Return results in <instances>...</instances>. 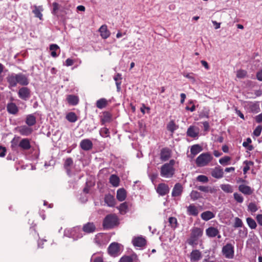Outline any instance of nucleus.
I'll use <instances>...</instances> for the list:
<instances>
[{
	"mask_svg": "<svg viewBox=\"0 0 262 262\" xmlns=\"http://www.w3.org/2000/svg\"><path fill=\"white\" fill-rule=\"evenodd\" d=\"M108 101L105 98H101L96 102V106L100 109H102L107 106Z\"/></svg>",
	"mask_w": 262,
	"mask_h": 262,
	"instance_id": "nucleus-32",
	"label": "nucleus"
},
{
	"mask_svg": "<svg viewBox=\"0 0 262 262\" xmlns=\"http://www.w3.org/2000/svg\"><path fill=\"white\" fill-rule=\"evenodd\" d=\"M243 226L242 221L238 217L235 218L234 227L235 228L241 227Z\"/></svg>",
	"mask_w": 262,
	"mask_h": 262,
	"instance_id": "nucleus-57",
	"label": "nucleus"
},
{
	"mask_svg": "<svg viewBox=\"0 0 262 262\" xmlns=\"http://www.w3.org/2000/svg\"><path fill=\"white\" fill-rule=\"evenodd\" d=\"M52 5L53 7L52 13L54 15H56L59 8V4L56 2H54L53 3Z\"/></svg>",
	"mask_w": 262,
	"mask_h": 262,
	"instance_id": "nucleus-59",
	"label": "nucleus"
},
{
	"mask_svg": "<svg viewBox=\"0 0 262 262\" xmlns=\"http://www.w3.org/2000/svg\"><path fill=\"white\" fill-rule=\"evenodd\" d=\"M66 119L70 122H75L77 120V116L74 112L68 113L66 117Z\"/></svg>",
	"mask_w": 262,
	"mask_h": 262,
	"instance_id": "nucleus-39",
	"label": "nucleus"
},
{
	"mask_svg": "<svg viewBox=\"0 0 262 262\" xmlns=\"http://www.w3.org/2000/svg\"><path fill=\"white\" fill-rule=\"evenodd\" d=\"M14 76L15 78V79L17 81V82L21 85H27L29 83V80L28 77L22 74L18 73L15 74L14 73Z\"/></svg>",
	"mask_w": 262,
	"mask_h": 262,
	"instance_id": "nucleus-10",
	"label": "nucleus"
},
{
	"mask_svg": "<svg viewBox=\"0 0 262 262\" xmlns=\"http://www.w3.org/2000/svg\"><path fill=\"white\" fill-rule=\"evenodd\" d=\"M105 203L110 207H113L115 204V200L114 198L111 195H107L105 196L104 199Z\"/></svg>",
	"mask_w": 262,
	"mask_h": 262,
	"instance_id": "nucleus-33",
	"label": "nucleus"
},
{
	"mask_svg": "<svg viewBox=\"0 0 262 262\" xmlns=\"http://www.w3.org/2000/svg\"><path fill=\"white\" fill-rule=\"evenodd\" d=\"M157 192L161 195L163 196L168 193L169 188L168 186L165 183L159 184L157 188Z\"/></svg>",
	"mask_w": 262,
	"mask_h": 262,
	"instance_id": "nucleus-11",
	"label": "nucleus"
},
{
	"mask_svg": "<svg viewBox=\"0 0 262 262\" xmlns=\"http://www.w3.org/2000/svg\"><path fill=\"white\" fill-rule=\"evenodd\" d=\"M79 227H74L72 229H66L64 231V235L72 237L74 239H77L82 236L81 233H79Z\"/></svg>",
	"mask_w": 262,
	"mask_h": 262,
	"instance_id": "nucleus-6",
	"label": "nucleus"
},
{
	"mask_svg": "<svg viewBox=\"0 0 262 262\" xmlns=\"http://www.w3.org/2000/svg\"><path fill=\"white\" fill-rule=\"evenodd\" d=\"M199 134V129L194 126H190L188 128L187 134L188 136L195 138L198 136Z\"/></svg>",
	"mask_w": 262,
	"mask_h": 262,
	"instance_id": "nucleus-27",
	"label": "nucleus"
},
{
	"mask_svg": "<svg viewBox=\"0 0 262 262\" xmlns=\"http://www.w3.org/2000/svg\"><path fill=\"white\" fill-rule=\"evenodd\" d=\"M112 119L111 115L108 112H104L103 114V116L101 117V121L102 124H104L106 122L111 121Z\"/></svg>",
	"mask_w": 262,
	"mask_h": 262,
	"instance_id": "nucleus-38",
	"label": "nucleus"
},
{
	"mask_svg": "<svg viewBox=\"0 0 262 262\" xmlns=\"http://www.w3.org/2000/svg\"><path fill=\"white\" fill-rule=\"evenodd\" d=\"M185 77L190 79L192 81L194 82L195 81V78L193 76V73H188L187 74H185L184 75Z\"/></svg>",
	"mask_w": 262,
	"mask_h": 262,
	"instance_id": "nucleus-61",
	"label": "nucleus"
},
{
	"mask_svg": "<svg viewBox=\"0 0 262 262\" xmlns=\"http://www.w3.org/2000/svg\"><path fill=\"white\" fill-rule=\"evenodd\" d=\"M67 100L70 105H75L78 104L79 101L78 97L74 95H69L67 96Z\"/></svg>",
	"mask_w": 262,
	"mask_h": 262,
	"instance_id": "nucleus-28",
	"label": "nucleus"
},
{
	"mask_svg": "<svg viewBox=\"0 0 262 262\" xmlns=\"http://www.w3.org/2000/svg\"><path fill=\"white\" fill-rule=\"evenodd\" d=\"M80 146L84 150H89L93 147V143L90 139H83L80 142Z\"/></svg>",
	"mask_w": 262,
	"mask_h": 262,
	"instance_id": "nucleus-12",
	"label": "nucleus"
},
{
	"mask_svg": "<svg viewBox=\"0 0 262 262\" xmlns=\"http://www.w3.org/2000/svg\"><path fill=\"white\" fill-rule=\"evenodd\" d=\"M190 196L192 200L195 201L200 198V193L196 191L193 190L191 191Z\"/></svg>",
	"mask_w": 262,
	"mask_h": 262,
	"instance_id": "nucleus-50",
	"label": "nucleus"
},
{
	"mask_svg": "<svg viewBox=\"0 0 262 262\" xmlns=\"http://www.w3.org/2000/svg\"><path fill=\"white\" fill-rule=\"evenodd\" d=\"M221 189L225 192L232 193L233 191L232 186L229 184H222L221 185Z\"/></svg>",
	"mask_w": 262,
	"mask_h": 262,
	"instance_id": "nucleus-45",
	"label": "nucleus"
},
{
	"mask_svg": "<svg viewBox=\"0 0 262 262\" xmlns=\"http://www.w3.org/2000/svg\"><path fill=\"white\" fill-rule=\"evenodd\" d=\"M139 262L137 255L135 254H132L131 256H122L120 259V262Z\"/></svg>",
	"mask_w": 262,
	"mask_h": 262,
	"instance_id": "nucleus-16",
	"label": "nucleus"
},
{
	"mask_svg": "<svg viewBox=\"0 0 262 262\" xmlns=\"http://www.w3.org/2000/svg\"><path fill=\"white\" fill-rule=\"evenodd\" d=\"M118 224V218L115 214L107 215L103 221V226L105 228L111 229Z\"/></svg>",
	"mask_w": 262,
	"mask_h": 262,
	"instance_id": "nucleus-5",
	"label": "nucleus"
},
{
	"mask_svg": "<svg viewBox=\"0 0 262 262\" xmlns=\"http://www.w3.org/2000/svg\"><path fill=\"white\" fill-rule=\"evenodd\" d=\"M30 92L28 88L23 87L19 89L18 91L19 97L23 99L26 100L29 98Z\"/></svg>",
	"mask_w": 262,
	"mask_h": 262,
	"instance_id": "nucleus-14",
	"label": "nucleus"
},
{
	"mask_svg": "<svg viewBox=\"0 0 262 262\" xmlns=\"http://www.w3.org/2000/svg\"><path fill=\"white\" fill-rule=\"evenodd\" d=\"M170 157V151L168 148H163L161 150L160 158L162 161H166Z\"/></svg>",
	"mask_w": 262,
	"mask_h": 262,
	"instance_id": "nucleus-22",
	"label": "nucleus"
},
{
	"mask_svg": "<svg viewBox=\"0 0 262 262\" xmlns=\"http://www.w3.org/2000/svg\"><path fill=\"white\" fill-rule=\"evenodd\" d=\"M50 49L51 51V55L53 57H56L58 56L59 53H57L56 51L59 50V47L56 44H52L50 45Z\"/></svg>",
	"mask_w": 262,
	"mask_h": 262,
	"instance_id": "nucleus-35",
	"label": "nucleus"
},
{
	"mask_svg": "<svg viewBox=\"0 0 262 262\" xmlns=\"http://www.w3.org/2000/svg\"><path fill=\"white\" fill-rule=\"evenodd\" d=\"M175 163L174 160H171L168 163L163 164L160 168V176L165 178H172L175 173Z\"/></svg>",
	"mask_w": 262,
	"mask_h": 262,
	"instance_id": "nucleus-1",
	"label": "nucleus"
},
{
	"mask_svg": "<svg viewBox=\"0 0 262 262\" xmlns=\"http://www.w3.org/2000/svg\"><path fill=\"white\" fill-rule=\"evenodd\" d=\"M213 159V157L209 152L201 154L195 160V163L199 167H203L207 165Z\"/></svg>",
	"mask_w": 262,
	"mask_h": 262,
	"instance_id": "nucleus-4",
	"label": "nucleus"
},
{
	"mask_svg": "<svg viewBox=\"0 0 262 262\" xmlns=\"http://www.w3.org/2000/svg\"><path fill=\"white\" fill-rule=\"evenodd\" d=\"M6 79L9 84V88L15 87L18 83L14 76V73L9 74L7 76Z\"/></svg>",
	"mask_w": 262,
	"mask_h": 262,
	"instance_id": "nucleus-20",
	"label": "nucleus"
},
{
	"mask_svg": "<svg viewBox=\"0 0 262 262\" xmlns=\"http://www.w3.org/2000/svg\"><path fill=\"white\" fill-rule=\"evenodd\" d=\"M248 210L251 212H256L258 208L255 203H250L248 206Z\"/></svg>",
	"mask_w": 262,
	"mask_h": 262,
	"instance_id": "nucleus-51",
	"label": "nucleus"
},
{
	"mask_svg": "<svg viewBox=\"0 0 262 262\" xmlns=\"http://www.w3.org/2000/svg\"><path fill=\"white\" fill-rule=\"evenodd\" d=\"M198 189L200 191H203L204 192H209L212 193L214 192L215 190L214 188L209 187V186H200L198 187Z\"/></svg>",
	"mask_w": 262,
	"mask_h": 262,
	"instance_id": "nucleus-42",
	"label": "nucleus"
},
{
	"mask_svg": "<svg viewBox=\"0 0 262 262\" xmlns=\"http://www.w3.org/2000/svg\"><path fill=\"white\" fill-rule=\"evenodd\" d=\"M231 160V158L228 156H225L219 160V162L222 165H227Z\"/></svg>",
	"mask_w": 262,
	"mask_h": 262,
	"instance_id": "nucleus-52",
	"label": "nucleus"
},
{
	"mask_svg": "<svg viewBox=\"0 0 262 262\" xmlns=\"http://www.w3.org/2000/svg\"><path fill=\"white\" fill-rule=\"evenodd\" d=\"M247 222L248 226L252 229H255L257 225L255 221L250 217H248L247 219Z\"/></svg>",
	"mask_w": 262,
	"mask_h": 262,
	"instance_id": "nucleus-48",
	"label": "nucleus"
},
{
	"mask_svg": "<svg viewBox=\"0 0 262 262\" xmlns=\"http://www.w3.org/2000/svg\"><path fill=\"white\" fill-rule=\"evenodd\" d=\"M19 137H15L11 141V147L13 149H15L18 145L19 147L22 150H29L31 147L30 140L28 138H23L21 139L19 142Z\"/></svg>",
	"mask_w": 262,
	"mask_h": 262,
	"instance_id": "nucleus-2",
	"label": "nucleus"
},
{
	"mask_svg": "<svg viewBox=\"0 0 262 262\" xmlns=\"http://www.w3.org/2000/svg\"><path fill=\"white\" fill-rule=\"evenodd\" d=\"M222 253L227 258L232 259L234 257V246L231 244L228 243L222 248Z\"/></svg>",
	"mask_w": 262,
	"mask_h": 262,
	"instance_id": "nucleus-7",
	"label": "nucleus"
},
{
	"mask_svg": "<svg viewBox=\"0 0 262 262\" xmlns=\"http://www.w3.org/2000/svg\"><path fill=\"white\" fill-rule=\"evenodd\" d=\"M167 128L168 130H170L171 132H173V131L176 129L175 124L173 121H170L168 123Z\"/></svg>",
	"mask_w": 262,
	"mask_h": 262,
	"instance_id": "nucleus-58",
	"label": "nucleus"
},
{
	"mask_svg": "<svg viewBox=\"0 0 262 262\" xmlns=\"http://www.w3.org/2000/svg\"><path fill=\"white\" fill-rule=\"evenodd\" d=\"M252 141L250 138H248L246 139V141H244L243 143V145L244 147L247 148L248 150H252L253 149V147L252 145L250 144Z\"/></svg>",
	"mask_w": 262,
	"mask_h": 262,
	"instance_id": "nucleus-46",
	"label": "nucleus"
},
{
	"mask_svg": "<svg viewBox=\"0 0 262 262\" xmlns=\"http://www.w3.org/2000/svg\"><path fill=\"white\" fill-rule=\"evenodd\" d=\"M73 164V161L71 158H68L65 161L64 167L68 173L70 172L71 167L72 166Z\"/></svg>",
	"mask_w": 262,
	"mask_h": 262,
	"instance_id": "nucleus-37",
	"label": "nucleus"
},
{
	"mask_svg": "<svg viewBox=\"0 0 262 262\" xmlns=\"http://www.w3.org/2000/svg\"><path fill=\"white\" fill-rule=\"evenodd\" d=\"M224 172L220 167H216L211 171V176L216 179H220L223 177Z\"/></svg>",
	"mask_w": 262,
	"mask_h": 262,
	"instance_id": "nucleus-18",
	"label": "nucleus"
},
{
	"mask_svg": "<svg viewBox=\"0 0 262 262\" xmlns=\"http://www.w3.org/2000/svg\"><path fill=\"white\" fill-rule=\"evenodd\" d=\"M253 162L251 161H245L244 164L245 166L243 168V172L244 174H246L247 171L250 169V166L253 165Z\"/></svg>",
	"mask_w": 262,
	"mask_h": 262,
	"instance_id": "nucleus-44",
	"label": "nucleus"
},
{
	"mask_svg": "<svg viewBox=\"0 0 262 262\" xmlns=\"http://www.w3.org/2000/svg\"><path fill=\"white\" fill-rule=\"evenodd\" d=\"M120 245L117 243H112L108 248L109 254L113 256H117L120 253Z\"/></svg>",
	"mask_w": 262,
	"mask_h": 262,
	"instance_id": "nucleus-8",
	"label": "nucleus"
},
{
	"mask_svg": "<svg viewBox=\"0 0 262 262\" xmlns=\"http://www.w3.org/2000/svg\"><path fill=\"white\" fill-rule=\"evenodd\" d=\"M95 226L92 223H88L83 226V231L87 233H92L95 231Z\"/></svg>",
	"mask_w": 262,
	"mask_h": 262,
	"instance_id": "nucleus-23",
	"label": "nucleus"
},
{
	"mask_svg": "<svg viewBox=\"0 0 262 262\" xmlns=\"http://www.w3.org/2000/svg\"><path fill=\"white\" fill-rule=\"evenodd\" d=\"M202 150V147L199 145H194L192 146L190 149V152L191 154L194 156L197 155L200 152H201Z\"/></svg>",
	"mask_w": 262,
	"mask_h": 262,
	"instance_id": "nucleus-43",
	"label": "nucleus"
},
{
	"mask_svg": "<svg viewBox=\"0 0 262 262\" xmlns=\"http://www.w3.org/2000/svg\"><path fill=\"white\" fill-rule=\"evenodd\" d=\"M36 122V118L33 115L31 114L27 116L26 123L29 126H33Z\"/></svg>",
	"mask_w": 262,
	"mask_h": 262,
	"instance_id": "nucleus-34",
	"label": "nucleus"
},
{
	"mask_svg": "<svg viewBox=\"0 0 262 262\" xmlns=\"http://www.w3.org/2000/svg\"><path fill=\"white\" fill-rule=\"evenodd\" d=\"M202 257L201 253L198 250H193L190 254L191 261H198Z\"/></svg>",
	"mask_w": 262,
	"mask_h": 262,
	"instance_id": "nucleus-31",
	"label": "nucleus"
},
{
	"mask_svg": "<svg viewBox=\"0 0 262 262\" xmlns=\"http://www.w3.org/2000/svg\"><path fill=\"white\" fill-rule=\"evenodd\" d=\"M132 243L136 247L142 248L146 245V241L142 236H135L133 238Z\"/></svg>",
	"mask_w": 262,
	"mask_h": 262,
	"instance_id": "nucleus-9",
	"label": "nucleus"
},
{
	"mask_svg": "<svg viewBox=\"0 0 262 262\" xmlns=\"http://www.w3.org/2000/svg\"><path fill=\"white\" fill-rule=\"evenodd\" d=\"M255 120L257 123H260L262 122V114H260L255 117Z\"/></svg>",
	"mask_w": 262,
	"mask_h": 262,
	"instance_id": "nucleus-64",
	"label": "nucleus"
},
{
	"mask_svg": "<svg viewBox=\"0 0 262 262\" xmlns=\"http://www.w3.org/2000/svg\"><path fill=\"white\" fill-rule=\"evenodd\" d=\"M100 135L104 138L110 136V132L108 128L106 127L101 128L99 131Z\"/></svg>",
	"mask_w": 262,
	"mask_h": 262,
	"instance_id": "nucleus-47",
	"label": "nucleus"
},
{
	"mask_svg": "<svg viewBox=\"0 0 262 262\" xmlns=\"http://www.w3.org/2000/svg\"><path fill=\"white\" fill-rule=\"evenodd\" d=\"M183 187L180 183H176L172 191L171 195L173 197L179 196L183 192Z\"/></svg>",
	"mask_w": 262,
	"mask_h": 262,
	"instance_id": "nucleus-13",
	"label": "nucleus"
},
{
	"mask_svg": "<svg viewBox=\"0 0 262 262\" xmlns=\"http://www.w3.org/2000/svg\"><path fill=\"white\" fill-rule=\"evenodd\" d=\"M117 208L120 211V213L122 214H124L126 213L128 209V205L127 203L124 202L121 204Z\"/></svg>",
	"mask_w": 262,
	"mask_h": 262,
	"instance_id": "nucleus-41",
	"label": "nucleus"
},
{
	"mask_svg": "<svg viewBox=\"0 0 262 262\" xmlns=\"http://www.w3.org/2000/svg\"><path fill=\"white\" fill-rule=\"evenodd\" d=\"M114 79L116 81V84L117 86V91L119 92L120 91L121 87L120 85L121 83L122 77L121 75L119 73L117 74L114 77Z\"/></svg>",
	"mask_w": 262,
	"mask_h": 262,
	"instance_id": "nucleus-40",
	"label": "nucleus"
},
{
	"mask_svg": "<svg viewBox=\"0 0 262 262\" xmlns=\"http://www.w3.org/2000/svg\"><path fill=\"white\" fill-rule=\"evenodd\" d=\"M247 75V72L245 70H239L237 71L236 76L238 78H245Z\"/></svg>",
	"mask_w": 262,
	"mask_h": 262,
	"instance_id": "nucleus-53",
	"label": "nucleus"
},
{
	"mask_svg": "<svg viewBox=\"0 0 262 262\" xmlns=\"http://www.w3.org/2000/svg\"><path fill=\"white\" fill-rule=\"evenodd\" d=\"M18 132L21 135L27 136L32 133V130L27 126H23L19 128Z\"/></svg>",
	"mask_w": 262,
	"mask_h": 262,
	"instance_id": "nucleus-29",
	"label": "nucleus"
},
{
	"mask_svg": "<svg viewBox=\"0 0 262 262\" xmlns=\"http://www.w3.org/2000/svg\"><path fill=\"white\" fill-rule=\"evenodd\" d=\"M203 234V230L198 227H193L191 230V234L189 238L187 240V242L190 245H194L198 244V241Z\"/></svg>",
	"mask_w": 262,
	"mask_h": 262,
	"instance_id": "nucleus-3",
	"label": "nucleus"
},
{
	"mask_svg": "<svg viewBox=\"0 0 262 262\" xmlns=\"http://www.w3.org/2000/svg\"><path fill=\"white\" fill-rule=\"evenodd\" d=\"M73 63H74V61L73 59H72L71 58H68L66 60V65L68 67L73 65Z\"/></svg>",
	"mask_w": 262,
	"mask_h": 262,
	"instance_id": "nucleus-62",
	"label": "nucleus"
},
{
	"mask_svg": "<svg viewBox=\"0 0 262 262\" xmlns=\"http://www.w3.org/2000/svg\"><path fill=\"white\" fill-rule=\"evenodd\" d=\"M43 11L42 6H34L32 10L33 13L34 14L35 17L39 18L40 20L42 19V14L41 12Z\"/></svg>",
	"mask_w": 262,
	"mask_h": 262,
	"instance_id": "nucleus-26",
	"label": "nucleus"
},
{
	"mask_svg": "<svg viewBox=\"0 0 262 262\" xmlns=\"http://www.w3.org/2000/svg\"><path fill=\"white\" fill-rule=\"evenodd\" d=\"M187 211L190 215L197 216L199 214L198 208L193 204H191L187 207Z\"/></svg>",
	"mask_w": 262,
	"mask_h": 262,
	"instance_id": "nucleus-24",
	"label": "nucleus"
},
{
	"mask_svg": "<svg viewBox=\"0 0 262 262\" xmlns=\"http://www.w3.org/2000/svg\"><path fill=\"white\" fill-rule=\"evenodd\" d=\"M239 190L245 194L250 195L253 193V190L250 187L245 185H240L238 187Z\"/></svg>",
	"mask_w": 262,
	"mask_h": 262,
	"instance_id": "nucleus-25",
	"label": "nucleus"
},
{
	"mask_svg": "<svg viewBox=\"0 0 262 262\" xmlns=\"http://www.w3.org/2000/svg\"><path fill=\"white\" fill-rule=\"evenodd\" d=\"M196 180L201 182L207 183L208 181V178L204 175H199L197 177Z\"/></svg>",
	"mask_w": 262,
	"mask_h": 262,
	"instance_id": "nucleus-55",
	"label": "nucleus"
},
{
	"mask_svg": "<svg viewBox=\"0 0 262 262\" xmlns=\"http://www.w3.org/2000/svg\"><path fill=\"white\" fill-rule=\"evenodd\" d=\"M120 179L115 174H112L110 178V182L115 187L119 186Z\"/></svg>",
	"mask_w": 262,
	"mask_h": 262,
	"instance_id": "nucleus-36",
	"label": "nucleus"
},
{
	"mask_svg": "<svg viewBox=\"0 0 262 262\" xmlns=\"http://www.w3.org/2000/svg\"><path fill=\"white\" fill-rule=\"evenodd\" d=\"M256 220L258 223L262 226V214H258L256 216Z\"/></svg>",
	"mask_w": 262,
	"mask_h": 262,
	"instance_id": "nucleus-63",
	"label": "nucleus"
},
{
	"mask_svg": "<svg viewBox=\"0 0 262 262\" xmlns=\"http://www.w3.org/2000/svg\"><path fill=\"white\" fill-rule=\"evenodd\" d=\"M6 149L5 147L0 145V157H4L6 155Z\"/></svg>",
	"mask_w": 262,
	"mask_h": 262,
	"instance_id": "nucleus-60",
	"label": "nucleus"
},
{
	"mask_svg": "<svg viewBox=\"0 0 262 262\" xmlns=\"http://www.w3.org/2000/svg\"><path fill=\"white\" fill-rule=\"evenodd\" d=\"M219 229L213 227H210L206 229V234L209 237H214L218 234Z\"/></svg>",
	"mask_w": 262,
	"mask_h": 262,
	"instance_id": "nucleus-17",
	"label": "nucleus"
},
{
	"mask_svg": "<svg viewBox=\"0 0 262 262\" xmlns=\"http://www.w3.org/2000/svg\"><path fill=\"white\" fill-rule=\"evenodd\" d=\"M126 197L125 190L123 188H120L117 190V199L119 201H124Z\"/></svg>",
	"mask_w": 262,
	"mask_h": 262,
	"instance_id": "nucleus-30",
	"label": "nucleus"
},
{
	"mask_svg": "<svg viewBox=\"0 0 262 262\" xmlns=\"http://www.w3.org/2000/svg\"><path fill=\"white\" fill-rule=\"evenodd\" d=\"M99 31L100 33V36L103 39H106L110 36L111 33L105 25L101 26L99 29Z\"/></svg>",
	"mask_w": 262,
	"mask_h": 262,
	"instance_id": "nucleus-15",
	"label": "nucleus"
},
{
	"mask_svg": "<svg viewBox=\"0 0 262 262\" xmlns=\"http://www.w3.org/2000/svg\"><path fill=\"white\" fill-rule=\"evenodd\" d=\"M262 130V126L261 125L257 126L253 132V135L256 137L260 135Z\"/></svg>",
	"mask_w": 262,
	"mask_h": 262,
	"instance_id": "nucleus-56",
	"label": "nucleus"
},
{
	"mask_svg": "<svg viewBox=\"0 0 262 262\" xmlns=\"http://www.w3.org/2000/svg\"><path fill=\"white\" fill-rule=\"evenodd\" d=\"M233 195H234V199L238 203H242L243 202V201H244L243 197L240 194H238L237 193H234Z\"/></svg>",
	"mask_w": 262,
	"mask_h": 262,
	"instance_id": "nucleus-54",
	"label": "nucleus"
},
{
	"mask_svg": "<svg viewBox=\"0 0 262 262\" xmlns=\"http://www.w3.org/2000/svg\"><path fill=\"white\" fill-rule=\"evenodd\" d=\"M169 223L173 228H176L177 227L178 223L176 217H170L169 218Z\"/></svg>",
	"mask_w": 262,
	"mask_h": 262,
	"instance_id": "nucleus-49",
	"label": "nucleus"
},
{
	"mask_svg": "<svg viewBox=\"0 0 262 262\" xmlns=\"http://www.w3.org/2000/svg\"><path fill=\"white\" fill-rule=\"evenodd\" d=\"M7 110L9 114L15 115L18 112V108L16 105L13 102H10L7 104Z\"/></svg>",
	"mask_w": 262,
	"mask_h": 262,
	"instance_id": "nucleus-19",
	"label": "nucleus"
},
{
	"mask_svg": "<svg viewBox=\"0 0 262 262\" xmlns=\"http://www.w3.org/2000/svg\"><path fill=\"white\" fill-rule=\"evenodd\" d=\"M215 213L210 211H206L201 214L202 219L205 221H208L215 217Z\"/></svg>",
	"mask_w": 262,
	"mask_h": 262,
	"instance_id": "nucleus-21",
	"label": "nucleus"
}]
</instances>
